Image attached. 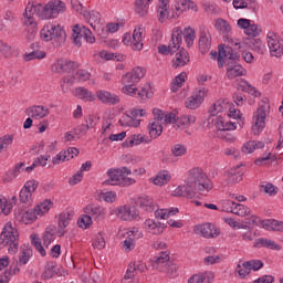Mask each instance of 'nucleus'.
Here are the masks:
<instances>
[{"instance_id": "7c9ffc66", "label": "nucleus", "mask_w": 283, "mask_h": 283, "mask_svg": "<svg viewBox=\"0 0 283 283\" xmlns=\"http://www.w3.org/2000/svg\"><path fill=\"white\" fill-rule=\"evenodd\" d=\"M253 247L255 249H262L264 247L265 249H272L273 251H280V245L275 243V241H272L270 239L259 238L254 241Z\"/></svg>"}, {"instance_id": "052dcab7", "label": "nucleus", "mask_w": 283, "mask_h": 283, "mask_svg": "<svg viewBox=\"0 0 283 283\" xmlns=\"http://www.w3.org/2000/svg\"><path fill=\"white\" fill-rule=\"evenodd\" d=\"M239 90H241V92H247L248 94H251L252 96H260V92H258V90H255V87H253L247 81L242 82V84L239 86Z\"/></svg>"}, {"instance_id": "412c9836", "label": "nucleus", "mask_w": 283, "mask_h": 283, "mask_svg": "<svg viewBox=\"0 0 283 283\" xmlns=\"http://www.w3.org/2000/svg\"><path fill=\"white\" fill-rule=\"evenodd\" d=\"M158 21L165 23L167 19H174L169 12V0H159L157 7Z\"/></svg>"}, {"instance_id": "5fc2aeb1", "label": "nucleus", "mask_w": 283, "mask_h": 283, "mask_svg": "<svg viewBox=\"0 0 283 283\" xmlns=\"http://www.w3.org/2000/svg\"><path fill=\"white\" fill-rule=\"evenodd\" d=\"M12 211V203L8 202V199L3 196H0V213L3 216H9Z\"/></svg>"}, {"instance_id": "f03ea898", "label": "nucleus", "mask_w": 283, "mask_h": 283, "mask_svg": "<svg viewBox=\"0 0 283 283\" xmlns=\"http://www.w3.org/2000/svg\"><path fill=\"white\" fill-rule=\"evenodd\" d=\"M154 119L148 125L150 138H158L160 134H163V124L171 125V123L176 122V113L163 112L160 108L153 109Z\"/></svg>"}, {"instance_id": "c9c22d12", "label": "nucleus", "mask_w": 283, "mask_h": 283, "mask_svg": "<svg viewBox=\"0 0 283 283\" xmlns=\"http://www.w3.org/2000/svg\"><path fill=\"white\" fill-rule=\"evenodd\" d=\"M169 264V254L167 252H161L160 256L155 259V262L153 263V269H156L157 271H160L163 273L165 266Z\"/></svg>"}, {"instance_id": "603ef678", "label": "nucleus", "mask_w": 283, "mask_h": 283, "mask_svg": "<svg viewBox=\"0 0 283 283\" xmlns=\"http://www.w3.org/2000/svg\"><path fill=\"white\" fill-rule=\"evenodd\" d=\"M0 54L4 59H12V54H14V50L12 49V45L6 42H0Z\"/></svg>"}, {"instance_id": "8fccbe9b", "label": "nucleus", "mask_w": 283, "mask_h": 283, "mask_svg": "<svg viewBox=\"0 0 283 283\" xmlns=\"http://www.w3.org/2000/svg\"><path fill=\"white\" fill-rule=\"evenodd\" d=\"M185 78H187V73H180L177 75L171 83V92L176 93L180 87H182V83H185Z\"/></svg>"}, {"instance_id": "338daca9", "label": "nucleus", "mask_w": 283, "mask_h": 283, "mask_svg": "<svg viewBox=\"0 0 283 283\" xmlns=\"http://www.w3.org/2000/svg\"><path fill=\"white\" fill-rule=\"evenodd\" d=\"M260 32H262V30L260 29V27H258V24H249L248 29L244 31V34H247V36H259Z\"/></svg>"}, {"instance_id": "20e7f679", "label": "nucleus", "mask_w": 283, "mask_h": 283, "mask_svg": "<svg viewBox=\"0 0 283 283\" xmlns=\"http://www.w3.org/2000/svg\"><path fill=\"white\" fill-rule=\"evenodd\" d=\"M9 247L8 251L14 254L19 251V230L12 226V222H7L0 234V249Z\"/></svg>"}, {"instance_id": "39448f33", "label": "nucleus", "mask_w": 283, "mask_h": 283, "mask_svg": "<svg viewBox=\"0 0 283 283\" xmlns=\"http://www.w3.org/2000/svg\"><path fill=\"white\" fill-rule=\"evenodd\" d=\"M40 38L42 41H52V43H55L56 45H63V43H65L67 40V34L61 24L49 22L41 29Z\"/></svg>"}, {"instance_id": "680f3d73", "label": "nucleus", "mask_w": 283, "mask_h": 283, "mask_svg": "<svg viewBox=\"0 0 283 283\" xmlns=\"http://www.w3.org/2000/svg\"><path fill=\"white\" fill-rule=\"evenodd\" d=\"M123 85H125L122 88L123 94H127V96H134L135 98L137 97L138 94V87H134V83L127 84V83H123Z\"/></svg>"}, {"instance_id": "bf43d9fd", "label": "nucleus", "mask_w": 283, "mask_h": 283, "mask_svg": "<svg viewBox=\"0 0 283 283\" xmlns=\"http://www.w3.org/2000/svg\"><path fill=\"white\" fill-rule=\"evenodd\" d=\"M161 273H166L168 277H176L178 275V265L175 263H168L167 265H165Z\"/></svg>"}, {"instance_id": "1a4fd4ad", "label": "nucleus", "mask_w": 283, "mask_h": 283, "mask_svg": "<svg viewBox=\"0 0 283 283\" xmlns=\"http://www.w3.org/2000/svg\"><path fill=\"white\" fill-rule=\"evenodd\" d=\"M264 127H266V106H260L253 114V135L258 136Z\"/></svg>"}, {"instance_id": "e2e57ef3", "label": "nucleus", "mask_w": 283, "mask_h": 283, "mask_svg": "<svg viewBox=\"0 0 283 283\" xmlns=\"http://www.w3.org/2000/svg\"><path fill=\"white\" fill-rule=\"evenodd\" d=\"M50 209H52V201L50 200H45L35 207V211H38L40 216H44V213H48Z\"/></svg>"}, {"instance_id": "e433bc0d", "label": "nucleus", "mask_w": 283, "mask_h": 283, "mask_svg": "<svg viewBox=\"0 0 283 283\" xmlns=\"http://www.w3.org/2000/svg\"><path fill=\"white\" fill-rule=\"evenodd\" d=\"M119 125L122 127H139L140 126V119H135L130 114L125 113L119 118Z\"/></svg>"}, {"instance_id": "a18cd8bd", "label": "nucleus", "mask_w": 283, "mask_h": 283, "mask_svg": "<svg viewBox=\"0 0 283 283\" xmlns=\"http://www.w3.org/2000/svg\"><path fill=\"white\" fill-rule=\"evenodd\" d=\"M232 213L240 218H247V216H251V209L244 205L235 203Z\"/></svg>"}, {"instance_id": "c756f323", "label": "nucleus", "mask_w": 283, "mask_h": 283, "mask_svg": "<svg viewBox=\"0 0 283 283\" xmlns=\"http://www.w3.org/2000/svg\"><path fill=\"white\" fill-rule=\"evenodd\" d=\"M171 181V172L169 170L159 171L155 178H150L149 182H154L157 187H163Z\"/></svg>"}, {"instance_id": "4c0bfd02", "label": "nucleus", "mask_w": 283, "mask_h": 283, "mask_svg": "<svg viewBox=\"0 0 283 283\" xmlns=\"http://www.w3.org/2000/svg\"><path fill=\"white\" fill-rule=\"evenodd\" d=\"M180 43H182V34L176 31L172 33L171 40L168 44L169 51L172 52V54L178 52V50H180Z\"/></svg>"}, {"instance_id": "6e6552de", "label": "nucleus", "mask_w": 283, "mask_h": 283, "mask_svg": "<svg viewBox=\"0 0 283 283\" xmlns=\"http://www.w3.org/2000/svg\"><path fill=\"white\" fill-rule=\"evenodd\" d=\"M219 67H224L227 63H233V61H240V54L233 50L230 45H219V54L217 57Z\"/></svg>"}, {"instance_id": "de8ad7c7", "label": "nucleus", "mask_w": 283, "mask_h": 283, "mask_svg": "<svg viewBox=\"0 0 283 283\" xmlns=\"http://www.w3.org/2000/svg\"><path fill=\"white\" fill-rule=\"evenodd\" d=\"M140 143H145V137L143 134L132 135L130 137L126 138L124 147H134V145H140Z\"/></svg>"}, {"instance_id": "ea45409f", "label": "nucleus", "mask_w": 283, "mask_h": 283, "mask_svg": "<svg viewBox=\"0 0 283 283\" xmlns=\"http://www.w3.org/2000/svg\"><path fill=\"white\" fill-rule=\"evenodd\" d=\"M243 176L244 171L240 169V166H237L228 170V178L230 182H242Z\"/></svg>"}, {"instance_id": "37998d69", "label": "nucleus", "mask_w": 283, "mask_h": 283, "mask_svg": "<svg viewBox=\"0 0 283 283\" xmlns=\"http://www.w3.org/2000/svg\"><path fill=\"white\" fill-rule=\"evenodd\" d=\"M23 167H25V163L17 164L14 169L6 175L4 182H12L23 171Z\"/></svg>"}, {"instance_id": "13d9d810", "label": "nucleus", "mask_w": 283, "mask_h": 283, "mask_svg": "<svg viewBox=\"0 0 283 283\" xmlns=\"http://www.w3.org/2000/svg\"><path fill=\"white\" fill-rule=\"evenodd\" d=\"M92 223V217L88 213L82 214L77 221V224L81 229H90Z\"/></svg>"}, {"instance_id": "cd10ccee", "label": "nucleus", "mask_w": 283, "mask_h": 283, "mask_svg": "<svg viewBox=\"0 0 283 283\" xmlns=\"http://www.w3.org/2000/svg\"><path fill=\"white\" fill-rule=\"evenodd\" d=\"M144 34V28H136L133 32V50H135L136 52H140V50H143V39H145Z\"/></svg>"}, {"instance_id": "f704fd0d", "label": "nucleus", "mask_w": 283, "mask_h": 283, "mask_svg": "<svg viewBox=\"0 0 283 283\" xmlns=\"http://www.w3.org/2000/svg\"><path fill=\"white\" fill-rule=\"evenodd\" d=\"M83 17L88 19V23L93 30H96L98 25H101V13H98V11H84Z\"/></svg>"}, {"instance_id": "09e8293b", "label": "nucleus", "mask_w": 283, "mask_h": 283, "mask_svg": "<svg viewBox=\"0 0 283 283\" xmlns=\"http://www.w3.org/2000/svg\"><path fill=\"white\" fill-rule=\"evenodd\" d=\"M233 7L237 10H242L244 8H252L255 10V0H233Z\"/></svg>"}, {"instance_id": "58836bf2", "label": "nucleus", "mask_w": 283, "mask_h": 283, "mask_svg": "<svg viewBox=\"0 0 283 283\" xmlns=\"http://www.w3.org/2000/svg\"><path fill=\"white\" fill-rule=\"evenodd\" d=\"M178 211V208L159 209L155 211V218L157 220H167L168 218H171V216H176Z\"/></svg>"}, {"instance_id": "dca6fc26", "label": "nucleus", "mask_w": 283, "mask_h": 283, "mask_svg": "<svg viewBox=\"0 0 283 283\" xmlns=\"http://www.w3.org/2000/svg\"><path fill=\"white\" fill-rule=\"evenodd\" d=\"M84 213H88V216L95 220L96 222H101L105 220L107 216V211L105 208L97 205H88L84 208Z\"/></svg>"}, {"instance_id": "b1692460", "label": "nucleus", "mask_w": 283, "mask_h": 283, "mask_svg": "<svg viewBox=\"0 0 283 283\" xmlns=\"http://www.w3.org/2000/svg\"><path fill=\"white\" fill-rule=\"evenodd\" d=\"M72 220V212L70 211H64L60 213L59 216V223H57V235L59 238H63L65 235L67 229V226L70 224V221Z\"/></svg>"}, {"instance_id": "6ab92c4d", "label": "nucleus", "mask_w": 283, "mask_h": 283, "mask_svg": "<svg viewBox=\"0 0 283 283\" xmlns=\"http://www.w3.org/2000/svg\"><path fill=\"white\" fill-rule=\"evenodd\" d=\"M116 216L124 221L134 220L138 216V209L134 206H123L116 210Z\"/></svg>"}, {"instance_id": "5701e85b", "label": "nucleus", "mask_w": 283, "mask_h": 283, "mask_svg": "<svg viewBox=\"0 0 283 283\" xmlns=\"http://www.w3.org/2000/svg\"><path fill=\"white\" fill-rule=\"evenodd\" d=\"M144 227L148 233H153V235H160V233L165 232V229H167V224L156 222L153 219H148L144 222Z\"/></svg>"}, {"instance_id": "bb28decb", "label": "nucleus", "mask_w": 283, "mask_h": 283, "mask_svg": "<svg viewBox=\"0 0 283 283\" xmlns=\"http://www.w3.org/2000/svg\"><path fill=\"white\" fill-rule=\"evenodd\" d=\"M28 115L31 118H35V120H41V118H45V116L50 115V108L45 106H31L28 111Z\"/></svg>"}, {"instance_id": "3c124183", "label": "nucleus", "mask_w": 283, "mask_h": 283, "mask_svg": "<svg viewBox=\"0 0 283 283\" xmlns=\"http://www.w3.org/2000/svg\"><path fill=\"white\" fill-rule=\"evenodd\" d=\"M260 191L266 193L268 196H277V187L271 182L260 185Z\"/></svg>"}, {"instance_id": "a19ab883", "label": "nucleus", "mask_w": 283, "mask_h": 283, "mask_svg": "<svg viewBox=\"0 0 283 283\" xmlns=\"http://www.w3.org/2000/svg\"><path fill=\"white\" fill-rule=\"evenodd\" d=\"M40 8H41V3L28 6L23 13L24 20L32 19V17H34V14H36L38 17L41 18V9Z\"/></svg>"}, {"instance_id": "7ed1b4c3", "label": "nucleus", "mask_w": 283, "mask_h": 283, "mask_svg": "<svg viewBox=\"0 0 283 283\" xmlns=\"http://www.w3.org/2000/svg\"><path fill=\"white\" fill-rule=\"evenodd\" d=\"M107 176L108 179L103 181L104 186L112 185L113 187H129L130 185H134V182H136L135 179L127 177L132 176V169L127 167H122L117 169L111 168L107 171Z\"/></svg>"}, {"instance_id": "4be33fe9", "label": "nucleus", "mask_w": 283, "mask_h": 283, "mask_svg": "<svg viewBox=\"0 0 283 283\" xmlns=\"http://www.w3.org/2000/svg\"><path fill=\"white\" fill-rule=\"evenodd\" d=\"M214 123V127L216 129H218V132H233L238 128V126H235V123L226 119L222 116H218L213 119Z\"/></svg>"}, {"instance_id": "9d476101", "label": "nucleus", "mask_w": 283, "mask_h": 283, "mask_svg": "<svg viewBox=\"0 0 283 283\" xmlns=\"http://www.w3.org/2000/svg\"><path fill=\"white\" fill-rule=\"evenodd\" d=\"M268 46L272 56H276V59H279V56H282L283 40H280V36H277L274 32L268 33Z\"/></svg>"}, {"instance_id": "72a5a7b5", "label": "nucleus", "mask_w": 283, "mask_h": 283, "mask_svg": "<svg viewBox=\"0 0 283 283\" xmlns=\"http://www.w3.org/2000/svg\"><path fill=\"white\" fill-rule=\"evenodd\" d=\"M154 0H136L135 1V12L139 17H147V13L149 12V4Z\"/></svg>"}, {"instance_id": "c85d7f7f", "label": "nucleus", "mask_w": 283, "mask_h": 283, "mask_svg": "<svg viewBox=\"0 0 283 283\" xmlns=\"http://www.w3.org/2000/svg\"><path fill=\"white\" fill-rule=\"evenodd\" d=\"M189 62V53L185 49L179 50L172 59V67L178 70V67H185Z\"/></svg>"}, {"instance_id": "69168bd1", "label": "nucleus", "mask_w": 283, "mask_h": 283, "mask_svg": "<svg viewBox=\"0 0 283 283\" xmlns=\"http://www.w3.org/2000/svg\"><path fill=\"white\" fill-rule=\"evenodd\" d=\"M91 76H92V74L87 70H78L75 73L74 78L76 81H80L81 83H83L85 81H90Z\"/></svg>"}, {"instance_id": "a878e982", "label": "nucleus", "mask_w": 283, "mask_h": 283, "mask_svg": "<svg viewBox=\"0 0 283 283\" xmlns=\"http://www.w3.org/2000/svg\"><path fill=\"white\" fill-rule=\"evenodd\" d=\"M73 94L76 98L84 101L85 103H94L96 101V95L92 91L85 87H76L73 90Z\"/></svg>"}, {"instance_id": "f8f14e48", "label": "nucleus", "mask_w": 283, "mask_h": 283, "mask_svg": "<svg viewBox=\"0 0 283 283\" xmlns=\"http://www.w3.org/2000/svg\"><path fill=\"white\" fill-rule=\"evenodd\" d=\"M76 67H78L76 62L61 59L52 64L51 70L52 72H55V74H69L72 70H76Z\"/></svg>"}, {"instance_id": "6e6d98bb", "label": "nucleus", "mask_w": 283, "mask_h": 283, "mask_svg": "<svg viewBox=\"0 0 283 283\" xmlns=\"http://www.w3.org/2000/svg\"><path fill=\"white\" fill-rule=\"evenodd\" d=\"M182 34L187 45H193V41H196V31L191 28H186L182 31Z\"/></svg>"}, {"instance_id": "4468645a", "label": "nucleus", "mask_w": 283, "mask_h": 283, "mask_svg": "<svg viewBox=\"0 0 283 283\" xmlns=\"http://www.w3.org/2000/svg\"><path fill=\"white\" fill-rule=\"evenodd\" d=\"M186 10H195V12H198V7L191 0H177L171 17L178 19V17H180L182 12H186Z\"/></svg>"}, {"instance_id": "aec40b11", "label": "nucleus", "mask_w": 283, "mask_h": 283, "mask_svg": "<svg viewBox=\"0 0 283 283\" xmlns=\"http://www.w3.org/2000/svg\"><path fill=\"white\" fill-rule=\"evenodd\" d=\"M216 30L220 32V34L223 35V41H228V43H231L233 41L231 39V24L222 18L217 19L214 24Z\"/></svg>"}, {"instance_id": "4d7b16f0", "label": "nucleus", "mask_w": 283, "mask_h": 283, "mask_svg": "<svg viewBox=\"0 0 283 283\" xmlns=\"http://www.w3.org/2000/svg\"><path fill=\"white\" fill-rule=\"evenodd\" d=\"M31 244H33V247L36 249V251H39L42 258H45V249L43 248V244L41 243L39 235L31 234Z\"/></svg>"}, {"instance_id": "c03bdc74", "label": "nucleus", "mask_w": 283, "mask_h": 283, "mask_svg": "<svg viewBox=\"0 0 283 283\" xmlns=\"http://www.w3.org/2000/svg\"><path fill=\"white\" fill-rule=\"evenodd\" d=\"M263 227L269 231H280L281 233H283V221H277V220L263 221Z\"/></svg>"}, {"instance_id": "79ce46f5", "label": "nucleus", "mask_w": 283, "mask_h": 283, "mask_svg": "<svg viewBox=\"0 0 283 283\" xmlns=\"http://www.w3.org/2000/svg\"><path fill=\"white\" fill-rule=\"evenodd\" d=\"M30 258H32V248H30V245H22L19 255L20 264H28Z\"/></svg>"}, {"instance_id": "f3484780", "label": "nucleus", "mask_w": 283, "mask_h": 283, "mask_svg": "<svg viewBox=\"0 0 283 283\" xmlns=\"http://www.w3.org/2000/svg\"><path fill=\"white\" fill-rule=\"evenodd\" d=\"M96 96L97 101L104 105H118L120 103V96L105 90L97 91Z\"/></svg>"}, {"instance_id": "49530a36", "label": "nucleus", "mask_w": 283, "mask_h": 283, "mask_svg": "<svg viewBox=\"0 0 283 283\" xmlns=\"http://www.w3.org/2000/svg\"><path fill=\"white\" fill-rule=\"evenodd\" d=\"M199 50L201 54H207L211 50V39L207 34H202L199 39Z\"/></svg>"}, {"instance_id": "423d86ee", "label": "nucleus", "mask_w": 283, "mask_h": 283, "mask_svg": "<svg viewBox=\"0 0 283 283\" xmlns=\"http://www.w3.org/2000/svg\"><path fill=\"white\" fill-rule=\"evenodd\" d=\"M65 12V2L61 0H51L46 4L40 3V19L48 21V19H56L59 14Z\"/></svg>"}, {"instance_id": "a211bd4d", "label": "nucleus", "mask_w": 283, "mask_h": 283, "mask_svg": "<svg viewBox=\"0 0 283 283\" xmlns=\"http://www.w3.org/2000/svg\"><path fill=\"white\" fill-rule=\"evenodd\" d=\"M195 232L202 235V238H218L220 235V230L211 223H205L195 227Z\"/></svg>"}, {"instance_id": "9b49d317", "label": "nucleus", "mask_w": 283, "mask_h": 283, "mask_svg": "<svg viewBox=\"0 0 283 283\" xmlns=\"http://www.w3.org/2000/svg\"><path fill=\"white\" fill-rule=\"evenodd\" d=\"M208 92L209 91L205 87L195 91L192 96L188 97L185 102L187 109H198V107L202 105Z\"/></svg>"}, {"instance_id": "774afa93", "label": "nucleus", "mask_w": 283, "mask_h": 283, "mask_svg": "<svg viewBox=\"0 0 283 283\" xmlns=\"http://www.w3.org/2000/svg\"><path fill=\"white\" fill-rule=\"evenodd\" d=\"M62 155L64 156V160H72V158L78 156V150L75 147H70L66 150H63Z\"/></svg>"}, {"instance_id": "f257e3e1", "label": "nucleus", "mask_w": 283, "mask_h": 283, "mask_svg": "<svg viewBox=\"0 0 283 283\" xmlns=\"http://www.w3.org/2000/svg\"><path fill=\"white\" fill-rule=\"evenodd\" d=\"M213 189L211 179L207 176L202 168L195 167L188 171V176L184 186H178L174 190V196H186L187 198H196V193H209Z\"/></svg>"}, {"instance_id": "393cba45", "label": "nucleus", "mask_w": 283, "mask_h": 283, "mask_svg": "<svg viewBox=\"0 0 283 283\" xmlns=\"http://www.w3.org/2000/svg\"><path fill=\"white\" fill-rule=\"evenodd\" d=\"M196 123V116L193 115H182L181 117L177 118L175 114V122H172L175 129H187L190 125Z\"/></svg>"}, {"instance_id": "864d4df0", "label": "nucleus", "mask_w": 283, "mask_h": 283, "mask_svg": "<svg viewBox=\"0 0 283 283\" xmlns=\"http://www.w3.org/2000/svg\"><path fill=\"white\" fill-rule=\"evenodd\" d=\"M45 56H46L45 51L35 50V51H32L31 53H25L24 61H34V59H36L38 61H41V59H45Z\"/></svg>"}, {"instance_id": "ddd939ff", "label": "nucleus", "mask_w": 283, "mask_h": 283, "mask_svg": "<svg viewBox=\"0 0 283 283\" xmlns=\"http://www.w3.org/2000/svg\"><path fill=\"white\" fill-rule=\"evenodd\" d=\"M226 74L230 81L238 78V76H247V70L238 63V61L228 62L226 64Z\"/></svg>"}, {"instance_id": "0eeeda50", "label": "nucleus", "mask_w": 283, "mask_h": 283, "mask_svg": "<svg viewBox=\"0 0 283 283\" xmlns=\"http://www.w3.org/2000/svg\"><path fill=\"white\" fill-rule=\"evenodd\" d=\"M71 39L73 40L74 45H77L78 48H81L83 39L86 43L96 42V38L92 33V30L87 27H80L78 24L73 28Z\"/></svg>"}, {"instance_id": "2f4dec72", "label": "nucleus", "mask_w": 283, "mask_h": 283, "mask_svg": "<svg viewBox=\"0 0 283 283\" xmlns=\"http://www.w3.org/2000/svg\"><path fill=\"white\" fill-rule=\"evenodd\" d=\"M214 277L216 276L213 275L212 272H203V273L192 275L188 280V283H211L213 282Z\"/></svg>"}, {"instance_id": "2eb2a0df", "label": "nucleus", "mask_w": 283, "mask_h": 283, "mask_svg": "<svg viewBox=\"0 0 283 283\" xmlns=\"http://www.w3.org/2000/svg\"><path fill=\"white\" fill-rule=\"evenodd\" d=\"M146 73L147 71L144 67H140V66L134 67L130 72L126 73L122 77V83L136 84L140 81V78L145 77Z\"/></svg>"}, {"instance_id": "473e14b6", "label": "nucleus", "mask_w": 283, "mask_h": 283, "mask_svg": "<svg viewBox=\"0 0 283 283\" xmlns=\"http://www.w3.org/2000/svg\"><path fill=\"white\" fill-rule=\"evenodd\" d=\"M137 203L139 205L140 209H143L144 211H154V209H156V206L154 205V199H151L149 196L147 195H142L138 200Z\"/></svg>"}, {"instance_id": "0e129e2a", "label": "nucleus", "mask_w": 283, "mask_h": 283, "mask_svg": "<svg viewBox=\"0 0 283 283\" xmlns=\"http://www.w3.org/2000/svg\"><path fill=\"white\" fill-rule=\"evenodd\" d=\"M252 50L253 52H256V54H264V52H266V49L260 39L252 40Z\"/></svg>"}]
</instances>
